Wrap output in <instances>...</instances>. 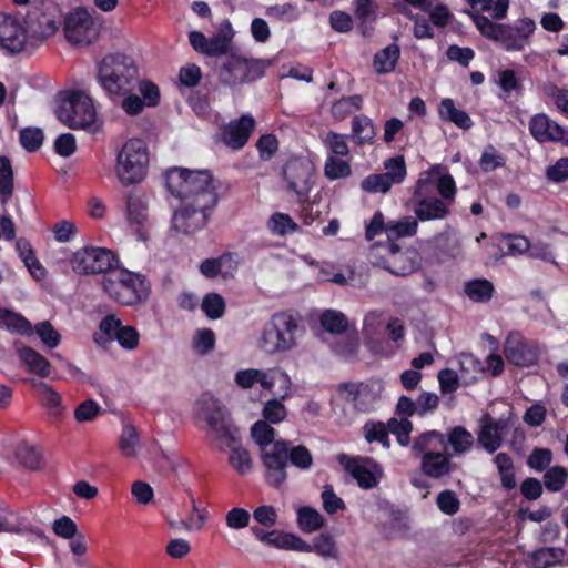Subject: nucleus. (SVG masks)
Masks as SVG:
<instances>
[{
	"mask_svg": "<svg viewBox=\"0 0 568 568\" xmlns=\"http://www.w3.org/2000/svg\"><path fill=\"white\" fill-rule=\"evenodd\" d=\"M263 420L270 424H278L283 422L287 416V409L282 404L281 399L273 398L264 404L262 410Z\"/></svg>",
	"mask_w": 568,
	"mask_h": 568,
	"instance_id": "obj_63",
	"label": "nucleus"
},
{
	"mask_svg": "<svg viewBox=\"0 0 568 568\" xmlns=\"http://www.w3.org/2000/svg\"><path fill=\"white\" fill-rule=\"evenodd\" d=\"M471 19L483 37L499 43L508 52L523 51L536 29L535 21L527 17L514 24L493 22L480 13L471 14Z\"/></svg>",
	"mask_w": 568,
	"mask_h": 568,
	"instance_id": "obj_4",
	"label": "nucleus"
},
{
	"mask_svg": "<svg viewBox=\"0 0 568 568\" xmlns=\"http://www.w3.org/2000/svg\"><path fill=\"white\" fill-rule=\"evenodd\" d=\"M352 133L357 144L372 143L376 135L373 120L365 114L355 115L352 120Z\"/></svg>",
	"mask_w": 568,
	"mask_h": 568,
	"instance_id": "obj_41",
	"label": "nucleus"
},
{
	"mask_svg": "<svg viewBox=\"0 0 568 568\" xmlns=\"http://www.w3.org/2000/svg\"><path fill=\"white\" fill-rule=\"evenodd\" d=\"M304 331L296 314L290 311L276 312L263 326L260 347L268 354L291 351Z\"/></svg>",
	"mask_w": 568,
	"mask_h": 568,
	"instance_id": "obj_5",
	"label": "nucleus"
},
{
	"mask_svg": "<svg viewBox=\"0 0 568 568\" xmlns=\"http://www.w3.org/2000/svg\"><path fill=\"white\" fill-rule=\"evenodd\" d=\"M384 248L388 256L382 261V266L396 276H407L417 270V262L407 252H403L396 243H386Z\"/></svg>",
	"mask_w": 568,
	"mask_h": 568,
	"instance_id": "obj_22",
	"label": "nucleus"
},
{
	"mask_svg": "<svg viewBox=\"0 0 568 568\" xmlns=\"http://www.w3.org/2000/svg\"><path fill=\"white\" fill-rule=\"evenodd\" d=\"M363 108V97L361 94H353L348 97H342L336 100L331 108L332 116L335 120H344L349 115L353 110L359 111Z\"/></svg>",
	"mask_w": 568,
	"mask_h": 568,
	"instance_id": "obj_44",
	"label": "nucleus"
},
{
	"mask_svg": "<svg viewBox=\"0 0 568 568\" xmlns=\"http://www.w3.org/2000/svg\"><path fill=\"white\" fill-rule=\"evenodd\" d=\"M125 326L116 315L108 314L100 321V332L93 334V341L100 346H105L113 341H118Z\"/></svg>",
	"mask_w": 568,
	"mask_h": 568,
	"instance_id": "obj_29",
	"label": "nucleus"
},
{
	"mask_svg": "<svg viewBox=\"0 0 568 568\" xmlns=\"http://www.w3.org/2000/svg\"><path fill=\"white\" fill-rule=\"evenodd\" d=\"M14 176L11 161L6 155H0V202L7 204L14 190Z\"/></svg>",
	"mask_w": 568,
	"mask_h": 568,
	"instance_id": "obj_39",
	"label": "nucleus"
},
{
	"mask_svg": "<svg viewBox=\"0 0 568 568\" xmlns=\"http://www.w3.org/2000/svg\"><path fill=\"white\" fill-rule=\"evenodd\" d=\"M297 526L306 534L320 530L325 526L324 517L310 506H302L297 509Z\"/></svg>",
	"mask_w": 568,
	"mask_h": 568,
	"instance_id": "obj_38",
	"label": "nucleus"
},
{
	"mask_svg": "<svg viewBox=\"0 0 568 568\" xmlns=\"http://www.w3.org/2000/svg\"><path fill=\"white\" fill-rule=\"evenodd\" d=\"M358 348L359 342L355 336L343 337L332 345L333 352L347 361H353L357 357Z\"/></svg>",
	"mask_w": 568,
	"mask_h": 568,
	"instance_id": "obj_61",
	"label": "nucleus"
},
{
	"mask_svg": "<svg viewBox=\"0 0 568 568\" xmlns=\"http://www.w3.org/2000/svg\"><path fill=\"white\" fill-rule=\"evenodd\" d=\"M339 389L347 393L355 410L366 414L376 408L384 386L381 381L369 379L362 383H342Z\"/></svg>",
	"mask_w": 568,
	"mask_h": 568,
	"instance_id": "obj_17",
	"label": "nucleus"
},
{
	"mask_svg": "<svg viewBox=\"0 0 568 568\" xmlns=\"http://www.w3.org/2000/svg\"><path fill=\"white\" fill-rule=\"evenodd\" d=\"M494 463L500 476L501 487L506 490L514 489L516 487V475L510 455L507 453H498L494 457Z\"/></svg>",
	"mask_w": 568,
	"mask_h": 568,
	"instance_id": "obj_40",
	"label": "nucleus"
},
{
	"mask_svg": "<svg viewBox=\"0 0 568 568\" xmlns=\"http://www.w3.org/2000/svg\"><path fill=\"white\" fill-rule=\"evenodd\" d=\"M18 357L27 369L40 377H48L51 374L50 362L39 352L30 346H23L18 349Z\"/></svg>",
	"mask_w": 568,
	"mask_h": 568,
	"instance_id": "obj_28",
	"label": "nucleus"
},
{
	"mask_svg": "<svg viewBox=\"0 0 568 568\" xmlns=\"http://www.w3.org/2000/svg\"><path fill=\"white\" fill-rule=\"evenodd\" d=\"M97 69L98 83L111 99L131 93L139 82V68L134 59L124 53L104 55Z\"/></svg>",
	"mask_w": 568,
	"mask_h": 568,
	"instance_id": "obj_2",
	"label": "nucleus"
},
{
	"mask_svg": "<svg viewBox=\"0 0 568 568\" xmlns=\"http://www.w3.org/2000/svg\"><path fill=\"white\" fill-rule=\"evenodd\" d=\"M433 246L438 258H455L460 252V243L458 239L447 232H443L434 236Z\"/></svg>",
	"mask_w": 568,
	"mask_h": 568,
	"instance_id": "obj_35",
	"label": "nucleus"
},
{
	"mask_svg": "<svg viewBox=\"0 0 568 568\" xmlns=\"http://www.w3.org/2000/svg\"><path fill=\"white\" fill-rule=\"evenodd\" d=\"M62 12L52 0L34 2L24 18L31 42H43L52 37L61 26Z\"/></svg>",
	"mask_w": 568,
	"mask_h": 568,
	"instance_id": "obj_11",
	"label": "nucleus"
},
{
	"mask_svg": "<svg viewBox=\"0 0 568 568\" xmlns=\"http://www.w3.org/2000/svg\"><path fill=\"white\" fill-rule=\"evenodd\" d=\"M389 433H392L402 447L410 444V434L413 432V423L408 418L397 419L392 417L387 422Z\"/></svg>",
	"mask_w": 568,
	"mask_h": 568,
	"instance_id": "obj_52",
	"label": "nucleus"
},
{
	"mask_svg": "<svg viewBox=\"0 0 568 568\" xmlns=\"http://www.w3.org/2000/svg\"><path fill=\"white\" fill-rule=\"evenodd\" d=\"M265 16L273 20L292 23L300 19L301 12L296 4L286 2L267 7Z\"/></svg>",
	"mask_w": 568,
	"mask_h": 568,
	"instance_id": "obj_50",
	"label": "nucleus"
},
{
	"mask_svg": "<svg viewBox=\"0 0 568 568\" xmlns=\"http://www.w3.org/2000/svg\"><path fill=\"white\" fill-rule=\"evenodd\" d=\"M232 39V33L226 34L223 30L219 31L212 38L207 40V47L205 51V55L207 57H221L227 55V51L230 49V43Z\"/></svg>",
	"mask_w": 568,
	"mask_h": 568,
	"instance_id": "obj_58",
	"label": "nucleus"
},
{
	"mask_svg": "<svg viewBox=\"0 0 568 568\" xmlns=\"http://www.w3.org/2000/svg\"><path fill=\"white\" fill-rule=\"evenodd\" d=\"M118 255L105 247L87 245L75 251L70 264L78 275H97L111 272L119 265Z\"/></svg>",
	"mask_w": 568,
	"mask_h": 568,
	"instance_id": "obj_12",
	"label": "nucleus"
},
{
	"mask_svg": "<svg viewBox=\"0 0 568 568\" xmlns=\"http://www.w3.org/2000/svg\"><path fill=\"white\" fill-rule=\"evenodd\" d=\"M226 448L231 449L229 463L240 475H245L252 470L250 453L241 446L240 440L237 444L227 445Z\"/></svg>",
	"mask_w": 568,
	"mask_h": 568,
	"instance_id": "obj_47",
	"label": "nucleus"
},
{
	"mask_svg": "<svg viewBox=\"0 0 568 568\" xmlns=\"http://www.w3.org/2000/svg\"><path fill=\"white\" fill-rule=\"evenodd\" d=\"M275 429L270 425V423L265 420H257L253 424L251 428V435L254 442L261 448V460L263 462V455L265 452H271V446L276 442L275 440Z\"/></svg>",
	"mask_w": 568,
	"mask_h": 568,
	"instance_id": "obj_36",
	"label": "nucleus"
},
{
	"mask_svg": "<svg viewBox=\"0 0 568 568\" xmlns=\"http://www.w3.org/2000/svg\"><path fill=\"white\" fill-rule=\"evenodd\" d=\"M479 166L484 172H491L505 165L504 156L491 144H488L479 159Z\"/></svg>",
	"mask_w": 568,
	"mask_h": 568,
	"instance_id": "obj_64",
	"label": "nucleus"
},
{
	"mask_svg": "<svg viewBox=\"0 0 568 568\" xmlns=\"http://www.w3.org/2000/svg\"><path fill=\"white\" fill-rule=\"evenodd\" d=\"M418 222L417 219L405 216L397 222L387 223V243H394V239L412 236L417 233Z\"/></svg>",
	"mask_w": 568,
	"mask_h": 568,
	"instance_id": "obj_45",
	"label": "nucleus"
},
{
	"mask_svg": "<svg viewBox=\"0 0 568 568\" xmlns=\"http://www.w3.org/2000/svg\"><path fill=\"white\" fill-rule=\"evenodd\" d=\"M268 231L278 236H285L287 234L300 231L298 224L286 213L275 212L267 220Z\"/></svg>",
	"mask_w": 568,
	"mask_h": 568,
	"instance_id": "obj_42",
	"label": "nucleus"
},
{
	"mask_svg": "<svg viewBox=\"0 0 568 568\" xmlns=\"http://www.w3.org/2000/svg\"><path fill=\"white\" fill-rule=\"evenodd\" d=\"M412 450L416 457L425 454H447L446 436L438 430H427L415 437Z\"/></svg>",
	"mask_w": 568,
	"mask_h": 568,
	"instance_id": "obj_25",
	"label": "nucleus"
},
{
	"mask_svg": "<svg viewBox=\"0 0 568 568\" xmlns=\"http://www.w3.org/2000/svg\"><path fill=\"white\" fill-rule=\"evenodd\" d=\"M55 115L72 130L90 128L97 118L92 100L82 91L64 93L59 100Z\"/></svg>",
	"mask_w": 568,
	"mask_h": 568,
	"instance_id": "obj_9",
	"label": "nucleus"
},
{
	"mask_svg": "<svg viewBox=\"0 0 568 568\" xmlns=\"http://www.w3.org/2000/svg\"><path fill=\"white\" fill-rule=\"evenodd\" d=\"M65 39L73 44H91L99 31L91 14L83 8L69 12L63 20Z\"/></svg>",
	"mask_w": 568,
	"mask_h": 568,
	"instance_id": "obj_16",
	"label": "nucleus"
},
{
	"mask_svg": "<svg viewBox=\"0 0 568 568\" xmlns=\"http://www.w3.org/2000/svg\"><path fill=\"white\" fill-rule=\"evenodd\" d=\"M235 383L244 388H251L255 383H258L263 389L272 390L276 383H280L284 388V395L281 398H285L291 386L290 376L282 371H274L267 374L261 369L248 368L236 372Z\"/></svg>",
	"mask_w": 568,
	"mask_h": 568,
	"instance_id": "obj_19",
	"label": "nucleus"
},
{
	"mask_svg": "<svg viewBox=\"0 0 568 568\" xmlns=\"http://www.w3.org/2000/svg\"><path fill=\"white\" fill-rule=\"evenodd\" d=\"M447 446L450 445L455 455L469 450L474 444V437L464 426L453 427L446 436Z\"/></svg>",
	"mask_w": 568,
	"mask_h": 568,
	"instance_id": "obj_43",
	"label": "nucleus"
},
{
	"mask_svg": "<svg viewBox=\"0 0 568 568\" xmlns=\"http://www.w3.org/2000/svg\"><path fill=\"white\" fill-rule=\"evenodd\" d=\"M200 414L204 417L213 434V444L220 452L227 445L237 444L240 432L231 414L211 394H203L197 400Z\"/></svg>",
	"mask_w": 568,
	"mask_h": 568,
	"instance_id": "obj_7",
	"label": "nucleus"
},
{
	"mask_svg": "<svg viewBox=\"0 0 568 568\" xmlns=\"http://www.w3.org/2000/svg\"><path fill=\"white\" fill-rule=\"evenodd\" d=\"M102 287L111 300L124 306L144 303L151 292L150 282L144 275L126 268L105 275Z\"/></svg>",
	"mask_w": 568,
	"mask_h": 568,
	"instance_id": "obj_6",
	"label": "nucleus"
},
{
	"mask_svg": "<svg viewBox=\"0 0 568 568\" xmlns=\"http://www.w3.org/2000/svg\"><path fill=\"white\" fill-rule=\"evenodd\" d=\"M288 464L301 470H308L313 465V456L306 446H294L285 439L275 442L271 452L264 450L263 466L267 485L280 488L287 478Z\"/></svg>",
	"mask_w": 568,
	"mask_h": 568,
	"instance_id": "obj_3",
	"label": "nucleus"
},
{
	"mask_svg": "<svg viewBox=\"0 0 568 568\" xmlns=\"http://www.w3.org/2000/svg\"><path fill=\"white\" fill-rule=\"evenodd\" d=\"M126 219L138 240H149L150 222L146 204L138 196L129 194L126 199Z\"/></svg>",
	"mask_w": 568,
	"mask_h": 568,
	"instance_id": "obj_20",
	"label": "nucleus"
},
{
	"mask_svg": "<svg viewBox=\"0 0 568 568\" xmlns=\"http://www.w3.org/2000/svg\"><path fill=\"white\" fill-rule=\"evenodd\" d=\"M225 263H230L231 270H236L237 263L232 253H224L216 258H206L200 265V272L209 278H214L222 273Z\"/></svg>",
	"mask_w": 568,
	"mask_h": 568,
	"instance_id": "obj_48",
	"label": "nucleus"
},
{
	"mask_svg": "<svg viewBox=\"0 0 568 568\" xmlns=\"http://www.w3.org/2000/svg\"><path fill=\"white\" fill-rule=\"evenodd\" d=\"M29 39L27 24L14 14L0 12V47L10 53H20Z\"/></svg>",
	"mask_w": 568,
	"mask_h": 568,
	"instance_id": "obj_18",
	"label": "nucleus"
},
{
	"mask_svg": "<svg viewBox=\"0 0 568 568\" xmlns=\"http://www.w3.org/2000/svg\"><path fill=\"white\" fill-rule=\"evenodd\" d=\"M339 463L343 465L345 470L357 481V485L363 489H372L377 486L378 480L373 471L366 466L362 465V462H369L368 458L361 457H348L344 454L338 456Z\"/></svg>",
	"mask_w": 568,
	"mask_h": 568,
	"instance_id": "obj_26",
	"label": "nucleus"
},
{
	"mask_svg": "<svg viewBox=\"0 0 568 568\" xmlns=\"http://www.w3.org/2000/svg\"><path fill=\"white\" fill-rule=\"evenodd\" d=\"M16 456L24 467L37 470L42 467V456L40 452L27 443H20L16 449Z\"/></svg>",
	"mask_w": 568,
	"mask_h": 568,
	"instance_id": "obj_51",
	"label": "nucleus"
},
{
	"mask_svg": "<svg viewBox=\"0 0 568 568\" xmlns=\"http://www.w3.org/2000/svg\"><path fill=\"white\" fill-rule=\"evenodd\" d=\"M201 308L210 320H219L225 313V301L219 293H207L202 300Z\"/></svg>",
	"mask_w": 568,
	"mask_h": 568,
	"instance_id": "obj_53",
	"label": "nucleus"
},
{
	"mask_svg": "<svg viewBox=\"0 0 568 568\" xmlns=\"http://www.w3.org/2000/svg\"><path fill=\"white\" fill-rule=\"evenodd\" d=\"M504 356L514 366L531 367L539 362L540 348L536 342L525 338L520 332L513 331L505 339Z\"/></svg>",
	"mask_w": 568,
	"mask_h": 568,
	"instance_id": "obj_15",
	"label": "nucleus"
},
{
	"mask_svg": "<svg viewBox=\"0 0 568 568\" xmlns=\"http://www.w3.org/2000/svg\"><path fill=\"white\" fill-rule=\"evenodd\" d=\"M438 115L442 121L454 123L458 129L468 131L474 125L471 118L462 109H457L450 98H444L438 105Z\"/></svg>",
	"mask_w": 568,
	"mask_h": 568,
	"instance_id": "obj_27",
	"label": "nucleus"
},
{
	"mask_svg": "<svg viewBox=\"0 0 568 568\" xmlns=\"http://www.w3.org/2000/svg\"><path fill=\"white\" fill-rule=\"evenodd\" d=\"M464 292L475 303H487L491 300L495 287L487 278H475L465 283Z\"/></svg>",
	"mask_w": 568,
	"mask_h": 568,
	"instance_id": "obj_33",
	"label": "nucleus"
},
{
	"mask_svg": "<svg viewBox=\"0 0 568 568\" xmlns=\"http://www.w3.org/2000/svg\"><path fill=\"white\" fill-rule=\"evenodd\" d=\"M400 58V48L397 43H390L377 51L373 58V68L377 74H387L396 69Z\"/></svg>",
	"mask_w": 568,
	"mask_h": 568,
	"instance_id": "obj_31",
	"label": "nucleus"
},
{
	"mask_svg": "<svg viewBox=\"0 0 568 568\" xmlns=\"http://www.w3.org/2000/svg\"><path fill=\"white\" fill-rule=\"evenodd\" d=\"M352 173L351 164L337 156L329 155L324 165V174L328 180H338L349 176Z\"/></svg>",
	"mask_w": 568,
	"mask_h": 568,
	"instance_id": "obj_55",
	"label": "nucleus"
},
{
	"mask_svg": "<svg viewBox=\"0 0 568 568\" xmlns=\"http://www.w3.org/2000/svg\"><path fill=\"white\" fill-rule=\"evenodd\" d=\"M311 551L326 558H337L338 555L336 542L328 534H321L315 537L313 545H311Z\"/></svg>",
	"mask_w": 568,
	"mask_h": 568,
	"instance_id": "obj_62",
	"label": "nucleus"
},
{
	"mask_svg": "<svg viewBox=\"0 0 568 568\" xmlns=\"http://www.w3.org/2000/svg\"><path fill=\"white\" fill-rule=\"evenodd\" d=\"M0 327L21 336H31L33 334L30 321L22 314L8 308H0Z\"/></svg>",
	"mask_w": 568,
	"mask_h": 568,
	"instance_id": "obj_32",
	"label": "nucleus"
},
{
	"mask_svg": "<svg viewBox=\"0 0 568 568\" xmlns=\"http://www.w3.org/2000/svg\"><path fill=\"white\" fill-rule=\"evenodd\" d=\"M254 128V118L242 115L237 121L231 122L222 129V141L231 149L240 150L247 143Z\"/></svg>",
	"mask_w": 568,
	"mask_h": 568,
	"instance_id": "obj_21",
	"label": "nucleus"
},
{
	"mask_svg": "<svg viewBox=\"0 0 568 568\" xmlns=\"http://www.w3.org/2000/svg\"><path fill=\"white\" fill-rule=\"evenodd\" d=\"M566 551L562 548L542 547L528 556L530 568H550L562 565Z\"/></svg>",
	"mask_w": 568,
	"mask_h": 568,
	"instance_id": "obj_30",
	"label": "nucleus"
},
{
	"mask_svg": "<svg viewBox=\"0 0 568 568\" xmlns=\"http://www.w3.org/2000/svg\"><path fill=\"white\" fill-rule=\"evenodd\" d=\"M568 478V471L562 466H552L546 469L544 485L551 493L560 491Z\"/></svg>",
	"mask_w": 568,
	"mask_h": 568,
	"instance_id": "obj_56",
	"label": "nucleus"
},
{
	"mask_svg": "<svg viewBox=\"0 0 568 568\" xmlns=\"http://www.w3.org/2000/svg\"><path fill=\"white\" fill-rule=\"evenodd\" d=\"M385 173H375L367 175L361 183L363 191L367 193H386L393 184Z\"/></svg>",
	"mask_w": 568,
	"mask_h": 568,
	"instance_id": "obj_59",
	"label": "nucleus"
},
{
	"mask_svg": "<svg viewBox=\"0 0 568 568\" xmlns=\"http://www.w3.org/2000/svg\"><path fill=\"white\" fill-rule=\"evenodd\" d=\"M320 323L331 334H343L348 327L347 317L336 310L324 311L320 316Z\"/></svg>",
	"mask_w": 568,
	"mask_h": 568,
	"instance_id": "obj_46",
	"label": "nucleus"
},
{
	"mask_svg": "<svg viewBox=\"0 0 568 568\" xmlns=\"http://www.w3.org/2000/svg\"><path fill=\"white\" fill-rule=\"evenodd\" d=\"M274 535L270 545L277 549L294 550L301 552H311V545L293 532H280L273 530Z\"/></svg>",
	"mask_w": 568,
	"mask_h": 568,
	"instance_id": "obj_34",
	"label": "nucleus"
},
{
	"mask_svg": "<svg viewBox=\"0 0 568 568\" xmlns=\"http://www.w3.org/2000/svg\"><path fill=\"white\" fill-rule=\"evenodd\" d=\"M542 91L549 98L560 113L568 116V89L559 88L554 83H546Z\"/></svg>",
	"mask_w": 568,
	"mask_h": 568,
	"instance_id": "obj_60",
	"label": "nucleus"
},
{
	"mask_svg": "<svg viewBox=\"0 0 568 568\" xmlns=\"http://www.w3.org/2000/svg\"><path fill=\"white\" fill-rule=\"evenodd\" d=\"M44 140L43 131L40 128H24L19 133V141L22 148L28 152L38 151Z\"/></svg>",
	"mask_w": 568,
	"mask_h": 568,
	"instance_id": "obj_57",
	"label": "nucleus"
},
{
	"mask_svg": "<svg viewBox=\"0 0 568 568\" xmlns=\"http://www.w3.org/2000/svg\"><path fill=\"white\" fill-rule=\"evenodd\" d=\"M270 65L271 63L266 60L246 59L231 53L222 61L217 77L222 84L236 87L263 78Z\"/></svg>",
	"mask_w": 568,
	"mask_h": 568,
	"instance_id": "obj_10",
	"label": "nucleus"
},
{
	"mask_svg": "<svg viewBox=\"0 0 568 568\" xmlns=\"http://www.w3.org/2000/svg\"><path fill=\"white\" fill-rule=\"evenodd\" d=\"M434 182L430 178H419L416 182L412 202L417 221L443 220L449 214V206L443 200L432 196Z\"/></svg>",
	"mask_w": 568,
	"mask_h": 568,
	"instance_id": "obj_13",
	"label": "nucleus"
},
{
	"mask_svg": "<svg viewBox=\"0 0 568 568\" xmlns=\"http://www.w3.org/2000/svg\"><path fill=\"white\" fill-rule=\"evenodd\" d=\"M287 190L296 195L297 201H306L315 183V169L311 161L304 158L290 159L283 169Z\"/></svg>",
	"mask_w": 568,
	"mask_h": 568,
	"instance_id": "obj_14",
	"label": "nucleus"
},
{
	"mask_svg": "<svg viewBox=\"0 0 568 568\" xmlns=\"http://www.w3.org/2000/svg\"><path fill=\"white\" fill-rule=\"evenodd\" d=\"M149 149L144 140L129 139L116 154L115 174L122 185L142 182L149 166Z\"/></svg>",
	"mask_w": 568,
	"mask_h": 568,
	"instance_id": "obj_8",
	"label": "nucleus"
},
{
	"mask_svg": "<svg viewBox=\"0 0 568 568\" xmlns=\"http://www.w3.org/2000/svg\"><path fill=\"white\" fill-rule=\"evenodd\" d=\"M479 423L478 443L487 453L494 454L503 444V434L507 426L506 422L501 419L495 420L489 414H484Z\"/></svg>",
	"mask_w": 568,
	"mask_h": 568,
	"instance_id": "obj_23",
	"label": "nucleus"
},
{
	"mask_svg": "<svg viewBox=\"0 0 568 568\" xmlns=\"http://www.w3.org/2000/svg\"><path fill=\"white\" fill-rule=\"evenodd\" d=\"M164 178L169 192L180 201L172 217L173 229L186 235L202 230L220 201L221 182L210 170L181 166L168 169Z\"/></svg>",
	"mask_w": 568,
	"mask_h": 568,
	"instance_id": "obj_1",
	"label": "nucleus"
},
{
	"mask_svg": "<svg viewBox=\"0 0 568 568\" xmlns=\"http://www.w3.org/2000/svg\"><path fill=\"white\" fill-rule=\"evenodd\" d=\"M453 455L447 454H425L420 457V471L428 478L440 479L452 475L455 464L452 462Z\"/></svg>",
	"mask_w": 568,
	"mask_h": 568,
	"instance_id": "obj_24",
	"label": "nucleus"
},
{
	"mask_svg": "<svg viewBox=\"0 0 568 568\" xmlns=\"http://www.w3.org/2000/svg\"><path fill=\"white\" fill-rule=\"evenodd\" d=\"M140 438L136 428L131 424L123 425L119 439V448L121 453L129 458H133L138 454Z\"/></svg>",
	"mask_w": 568,
	"mask_h": 568,
	"instance_id": "obj_49",
	"label": "nucleus"
},
{
	"mask_svg": "<svg viewBox=\"0 0 568 568\" xmlns=\"http://www.w3.org/2000/svg\"><path fill=\"white\" fill-rule=\"evenodd\" d=\"M363 435L368 444L378 443L384 448L390 447L389 429L387 424L381 420L369 419L363 425Z\"/></svg>",
	"mask_w": 568,
	"mask_h": 568,
	"instance_id": "obj_37",
	"label": "nucleus"
},
{
	"mask_svg": "<svg viewBox=\"0 0 568 568\" xmlns=\"http://www.w3.org/2000/svg\"><path fill=\"white\" fill-rule=\"evenodd\" d=\"M34 386L41 389L44 404L48 407L50 415L54 417L61 416L63 410L61 395L44 382H38Z\"/></svg>",
	"mask_w": 568,
	"mask_h": 568,
	"instance_id": "obj_54",
	"label": "nucleus"
}]
</instances>
